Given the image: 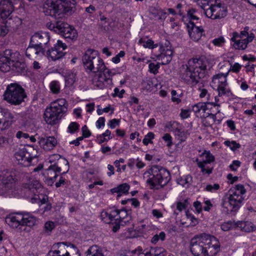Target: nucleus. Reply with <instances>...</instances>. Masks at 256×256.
<instances>
[{"mask_svg": "<svg viewBox=\"0 0 256 256\" xmlns=\"http://www.w3.org/2000/svg\"><path fill=\"white\" fill-rule=\"evenodd\" d=\"M213 106L214 108L217 110L216 112H215L216 114L220 112V110H218L220 105L218 104H216L214 102H206L204 103L198 102L192 106V110L195 113L200 112V111H202L203 112H206V110L209 109L210 106Z\"/></svg>", "mask_w": 256, "mask_h": 256, "instance_id": "4be33fe9", "label": "nucleus"}, {"mask_svg": "<svg viewBox=\"0 0 256 256\" xmlns=\"http://www.w3.org/2000/svg\"><path fill=\"white\" fill-rule=\"evenodd\" d=\"M138 44L142 45V46L145 48L152 49L156 48L158 46V44H154V41L152 40H148L146 42L140 38L138 41Z\"/></svg>", "mask_w": 256, "mask_h": 256, "instance_id": "ea45409f", "label": "nucleus"}, {"mask_svg": "<svg viewBox=\"0 0 256 256\" xmlns=\"http://www.w3.org/2000/svg\"><path fill=\"white\" fill-rule=\"evenodd\" d=\"M50 40V36L47 32H40L35 33L30 38L32 42L38 44V45L45 47L48 45Z\"/></svg>", "mask_w": 256, "mask_h": 256, "instance_id": "6ab92c4d", "label": "nucleus"}, {"mask_svg": "<svg viewBox=\"0 0 256 256\" xmlns=\"http://www.w3.org/2000/svg\"><path fill=\"white\" fill-rule=\"evenodd\" d=\"M14 156L18 164L24 166H28L32 160V158H30V154L24 150H20L17 152Z\"/></svg>", "mask_w": 256, "mask_h": 256, "instance_id": "5701e85b", "label": "nucleus"}, {"mask_svg": "<svg viewBox=\"0 0 256 256\" xmlns=\"http://www.w3.org/2000/svg\"><path fill=\"white\" fill-rule=\"evenodd\" d=\"M151 13L154 18L162 20L166 19L167 14L166 12L161 9H153L152 10Z\"/></svg>", "mask_w": 256, "mask_h": 256, "instance_id": "72a5a7b5", "label": "nucleus"}, {"mask_svg": "<svg viewBox=\"0 0 256 256\" xmlns=\"http://www.w3.org/2000/svg\"><path fill=\"white\" fill-rule=\"evenodd\" d=\"M150 72L154 74H156L158 72V70L160 68L159 64H154V63H150L148 64Z\"/></svg>", "mask_w": 256, "mask_h": 256, "instance_id": "6e6d98bb", "label": "nucleus"}, {"mask_svg": "<svg viewBox=\"0 0 256 256\" xmlns=\"http://www.w3.org/2000/svg\"><path fill=\"white\" fill-rule=\"evenodd\" d=\"M111 72L110 70H106L103 72L95 74L92 82L94 86L104 89L108 86L112 82L110 79Z\"/></svg>", "mask_w": 256, "mask_h": 256, "instance_id": "4468645a", "label": "nucleus"}, {"mask_svg": "<svg viewBox=\"0 0 256 256\" xmlns=\"http://www.w3.org/2000/svg\"><path fill=\"white\" fill-rule=\"evenodd\" d=\"M224 144L230 146L232 150H234L240 147V144L234 141L230 142L226 140L224 142Z\"/></svg>", "mask_w": 256, "mask_h": 256, "instance_id": "864d4df0", "label": "nucleus"}, {"mask_svg": "<svg viewBox=\"0 0 256 256\" xmlns=\"http://www.w3.org/2000/svg\"><path fill=\"white\" fill-rule=\"evenodd\" d=\"M5 221L10 227L21 229L22 226L30 227L34 226L36 220V217L30 214L16 213L9 214L6 218Z\"/></svg>", "mask_w": 256, "mask_h": 256, "instance_id": "9d476101", "label": "nucleus"}, {"mask_svg": "<svg viewBox=\"0 0 256 256\" xmlns=\"http://www.w3.org/2000/svg\"><path fill=\"white\" fill-rule=\"evenodd\" d=\"M246 192L244 186L240 184H236L231 188L229 191L228 200H223L221 204L223 210L228 214L237 211L244 200L242 196Z\"/></svg>", "mask_w": 256, "mask_h": 256, "instance_id": "39448f33", "label": "nucleus"}, {"mask_svg": "<svg viewBox=\"0 0 256 256\" xmlns=\"http://www.w3.org/2000/svg\"><path fill=\"white\" fill-rule=\"evenodd\" d=\"M162 139L167 142V146H170L172 144V138L169 134H166Z\"/></svg>", "mask_w": 256, "mask_h": 256, "instance_id": "e2e57ef3", "label": "nucleus"}, {"mask_svg": "<svg viewBox=\"0 0 256 256\" xmlns=\"http://www.w3.org/2000/svg\"><path fill=\"white\" fill-rule=\"evenodd\" d=\"M65 246H66L65 256H80L79 250L75 245L65 242Z\"/></svg>", "mask_w": 256, "mask_h": 256, "instance_id": "c85d7f7f", "label": "nucleus"}, {"mask_svg": "<svg viewBox=\"0 0 256 256\" xmlns=\"http://www.w3.org/2000/svg\"><path fill=\"white\" fill-rule=\"evenodd\" d=\"M0 112L6 119L3 123V126H4V128L10 127L13 122V120L14 118V115L8 109L6 108H1L0 110Z\"/></svg>", "mask_w": 256, "mask_h": 256, "instance_id": "393cba45", "label": "nucleus"}, {"mask_svg": "<svg viewBox=\"0 0 256 256\" xmlns=\"http://www.w3.org/2000/svg\"><path fill=\"white\" fill-rule=\"evenodd\" d=\"M154 134L152 132H149L142 140L143 144L147 146L148 144L152 143V140L154 138Z\"/></svg>", "mask_w": 256, "mask_h": 256, "instance_id": "49530a36", "label": "nucleus"}, {"mask_svg": "<svg viewBox=\"0 0 256 256\" xmlns=\"http://www.w3.org/2000/svg\"><path fill=\"white\" fill-rule=\"evenodd\" d=\"M249 27L246 26L240 34L234 32L232 33V37L230 38L233 44L232 47L236 50H245L248 43L252 42L254 38V34H248Z\"/></svg>", "mask_w": 256, "mask_h": 256, "instance_id": "9b49d317", "label": "nucleus"}, {"mask_svg": "<svg viewBox=\"0 0 256 256\" xmlns=\"http://www.w3.org/2000/svg\"><path fill=\"white\" fill-rule=\"evenodd\" d=\"M246 222L238 221L236 222H234V228H239L241 230L244 231Z\"/></svg>", "mask_w": 256, "mask_h": 256, "instance_id": "774afa93", "label": "nucleus"}, {"mask_svg": "<svg viewBox=\"0 0 256 256\" xmlns=\"http://www.w3.org/2000/svg\"><path fill=\"white\" fill-rule=\"evenodd\" d=\"M16 137L18 138H23L24 139H26L30 138V136L28 134L22 131H18L16 134Z\"/></svg>", "mask_w": 256, "mask_h": 256, "instance_id": "338daca9", "label": "nucleus"}, {"mask_svg": "<svg viewBox=\"0 0 256 256\" xmlns=\"http://www.w3.org/2000/svg\"><path fill=\"white\" fill-rule=\"evenodd\" d=\"M228 74H218L214 76L212 80V83L213 86L218 87L222 84H224L227 82H226V76Z\"/></svg>", "mask_w": 256, "mask_h": 256, "instance_id": "bb28decb", "label": "nucleus"}, {"mask_svg": "<svg viewBox=\"0 0 256 256\" xmlns=\"http://www.w3.org/2000/svg\"><path fill=\"white\" fill-rule=\"evenodd\" d=\"M13 179L12 177H10L8 179V182L6 180L3 179L2 180V188L5 192H9L10 190H12L14 186V184L13 182Z\"/></svg>", "mask_w": 256, "mask_h": 256, "instance_id": "58836bf2", "label": "nucleus"}, {"mask_svg": "<svg viewBox=\"0 0 256 256\" xmlns=\"http://www.w3.org/2000/svg\"><path fill=\"white\" fill-rule=\"evenodd\" d=\"M82 135L84 138H88L91 135V132L86 125H84L82 127Z\"/></svg>", "mask_w": 256, "mask_h": 256, "instance_id": "69168bd1", "label": "nucleus"}, {"mask_svg": "<svg viewBox=\"0 0 256 256\" xmlns=\"http://www.w3.org/2000/svg\"><path fill=\"white\" fill-rule=\"evenodd\" d=\"M212 42L214 46H220L224 43L225 40L224 37L220 36L218 38L213 40Z\"/></svg>", "mask_w": 256, "mask_h": 256, "instance_id": "bf43d9fd", "label": "nucleus"}, {"mask_svg": "<svg viewBox=\"0 0 256 256\" xmlns=\"http://www.w3.org/2000/svg\"><path fill=\"white\" fill-rule=\"evenodd\" d=\"M137 251L139 252V256H156V250L154 248H151L149 251L146 252L145 253L142 252V249L140 247L132 250V252L135 253Z\"/></svg>", "mask_w": 256, "mask_h": 256, "instance_id": "c9c22d12", "label": "nucleus"}, {"mask_svg": "<svg viewBox=\"0 0 256 256\" xmlns=\"http://www.w3.org/2000/svg\"><path fill=\"white\" fill-rule=\"evenodd\" d=\"M198 4L203 10L206 17L212 20L220 19L227 14V9L224 3L213 0H198Z\"/></svg>", "mask_w": 256, "mask_h": 256, "instance_id": "423d86ee", "label": "nucleus"}, {"mask_svg": "<svg viewBox=\"0 0 256 256\" xmlns=\"http://www.w3.org/2000/svg\"><path fill=\"white\" fill-rule=\"evenodd\" d=\"M192 178L190 174H188L184 176L182 178H180L179 179V184H182V186H184L186 184L189 186L192 183Z\"/></svg>", "mask_w": 256, "mask_h": 256, "instance_id": "79ce46f5", "label": "nucleus"}, {"mask_svg": "<svg viewBox=\"0 0 256 256\" xmlns=\"http://www.w3.org/2000/svg\"><path fill=\"white\" fill-rule=\"evenodd\" d=\"M82 62L86 70L96 74L103 72L106 68L103 60L97 55V52L88 50L82 57Z\"/></svg>", "mask_w": 256, "mask_h": 256, "instance_id": "6e6552de", "label": "nucleus"}, {"mask_svg": "<svg viewBox=\"0 0 256 256\" xmlns=\"http://www.w3.org/2000/svg\"><path fill=\"white\" fill-rule=\"evenodd\" d=\"M186 215L188 218L191 221V224L193 226H196L198 223V220L194 216L190 213L188 210L186 212Z\"/></svg>", "mask_w": 256, "mask_h": 256, "instance_id": "de8ad7c7", "label": "nucleus"}, {"mask_svg": "<svg viewBox=\"0 0 256 256\" xmlns=\"http://www.w3.org/2000/svg\"><path fill=\"white\" fill-rule=\"evenodd\" d=\"M220 248L216 238L205 234L196 236L190 240V250L194 256H210Z\"/></svg>", "mask_w": 256, "mask_h": 256, "instance_id": "f03ea898", "label": "nucleus"}, {"mask_svg": "<svg viewBox=\"0 0 256 256\" xmlns=\"http://www.w3.org/2000/svg\"><path fill=\"white\" fill-rule=\"evenodd\" d=\"M202 155L205 158V159L202 162H204V164H210L211 162L214 161V158L212 154H211L209 152H204L202 154Z\"/></svg>", "mask_w": 256, "mask_h": 256, "instance_id": "37998d69", "label": "nucleus"}, {"mask_svg": "<svg viewBox=\"0 0 256 256\" xmlns=\"http://www.w3.org/2000/svg\"><path fill=\"white\" fill-rule=\"evenodd\" d=\"M208 64V61L204 58L190 60L187 64L182 66V79L192 85L197 84L206 76Z\"/></svg>", "mask_w": 256, "mask_h": 256, "instance_id": "f257e3e1", "label": "nucleus"}, {"mask_svg": "<svg viewBox=\"0 0 256 256\" xmlns=\"http://www.w3.org/2000/svg\"><path fill=\"white\" fill-rule=\"evenodd\" d=\"M116 216V214L112 213L109 214L106 210H102L100 214V217L102 220L107 224L112 222L114 220H118V218L114 219V216Z\"/></svg>", "mask_w": 256, "mask_h": 256, "instance_id": "473e14b6", "label": "nucleus"}, {"mask_svg": "<svg viewBox=\"0 0 256 256\" xmlns=\"http://www.w3.org/2000/svg\"><path fill=\"white\" fill-rule=\"evenodd\" d=\"M146 178V182L152 187L155 188L157 186L164 187L170 180V175L168 170L165 168L158 165L152 166L144 174Z\"/></svg>", "mask_w": 256, "mask_h": 256, "instance_id": "20e7f679", "label": "nucleus"}, {"mask_svg": "<svg viewBox=\"0 0 256 256\" xmlns=\"http://www.w3.org/2000/svg\"><path fill=\"white\" fill-rule=\"evenodd\" d=\"M34 54H35V52L31 46V43L30 42L28 48L26 50V57L30 59L32 58V56H34Z\"/></svg>", "mask_w": 256, "mask_h": 256, "instance_id": "4d7b16f0", "label": "nucleus"}, {"mask_svg": "<svg viewBox=\"0 0 256 256\" xmlns=\"http://www.w3.org/2000/svg\"><path fill=\"white\" fill-rule=\"evenodd\" d=\"M166 234L164 232H162L160 234L154 235L151 240V242L153 244H156L159 240H164L165 239Z\"/></svg>", "mask_w": 256, "mask_h": 256, "instance_id": "8fccbe9b", "label": "nucleus"}, {"mask_svg": "<svg viewBox=\"0 0 256 256\" xmlns=\"http://www.w3.org/2000/svg\"><path fill=\"white\" fill-rule=\"evenodd\" d=\"M198 166L201 168V172L203 174H207L210 175L212 173L214 169L213 167L206 166V164H204V162H200L198 160H196Z\"/></svg>", "mask_w": 256, "mask_h": 256, "instance_id": "e433bc0d", "label": "nucleus"}, {"mask_svg": "<svg viewBox=\"0 0 256 256\" xmlns=\"http://www.w3.org/2000/svg\"><path fill=\"white\" fill-rule=\"evenodd\" d=\"M68 25V27L65 26V40L72 43L76 40L78 34L73 26Z\"/></svg>", "mask_w": 256, "mask_h": 256, "instance_id": "b1692460", "label": "nucleus"}, {"mask_svg": "<svg viewBox=\"0 0 256 256\" xmlns=\"http://www.w3.org/2000/svg\"><path fill=\"white\" fill-rule=\"evenodd\" d=\"M50 88L54 94H58L60 90V85L58 81L54 80L50 82Z\"/></svg>", "mask_w": 256, "mask_h": 256, "instance_id": "a18cd8bd", "label": "nucleus"}, {"mask_svg": "<svg viewBox=\"0 0 256 256\" xmlns=\"http://www.w3.org/2000/svg\"><path fill=\"white\" fill-rule=\"evenodd\" d=\"M172 54L173 51L171 46H168L160 45L158 52H153V56L157 60L161 62L160 64L162 65L167 64L171 62Z\"/></svg>", "mask_w": 256, "mask_h": 256, "instance_id": "2eb2a0df", "label": "nucleus"}, {"mask_svg": "<svg viewBox=\"0 0 256 256\" xmlns=\"http://www.w3.org/2000/svg\"><path fill=\"white\" fill-rule=\"evenodd\" d=\"M200 97L201 98H203L206 96H207L206 98L208 100H210V94L208 93V90L205 88H200Z\"/></svg>", "mask_w": 256, "mask_h": 256, "instance_id": "0e129e2a", "label": "nucleus"}, {"mask_svg": "<svg viewBox=\"0 0 256 256\" xmlns=\"http://www.w3.org/2000/svg\"><path fill=\"white\" fill-rule=\"evenodd\" d=\"M197 13L198 10L196 8H192L188 10V16L190 18V22L189 24H190L192 22H194L195 20H198L199 18Z\"/></svg>", "mask_w": 256, "mask_h": 256, "instance_id": "a19ab883", "label": "nucleus"}, {"mask_svg": "<svg viewBox=\"0 0 256 256\" xmlns=\"http://www.w3.org/2000/svg\"><path fill=\"white\" fill-rule=\"evenodd\" d=\"M112 212L116 214V216L119 215L120 219H124L125 216H127V212L125 210H118L115 209L112 210Z\"/></svg>", "mask_w": 256, "mask_h": 256, "instance_id": "3c124183", "label": "nucleus"}, {"mask_svg": "<svg viewBox=\"0 0 256 256\" xmlns=\"http://www.w3.org/2000/svg\"><path fill=\"white\" fill-rule=\"evenodd\" d=\"M120 122V120L114 118L109 121L108 125L111 128H114L116 126L119 125Z\"/></svg>", "mask_w": 256, "mask_h": 256, "instance_id": "680f3d73", "label": "nucleus"}, {"mask_svg": "<svg viewBox=\"0 0 256 256\" xmlns=\"http://www.w3.org/2000/svg\"><path fill=\"white\" fill-rule=\"evenodd\" d=\"M14 10V4L8 0H0V17L8 18Z\"/></svg>", "mask_w": 256, "mask_h": 256, "instance_id": "aec40b11", "label": "nucleus"}, {"mask_svg": "<svg viewBox=\"0 0 256 256\" xmlns=\"http://www.w3.org/2000/svg\"><path fill=\"white\" fill-rule=\"evenodd\" d=\"M86 256H104L102 250L98 246L94 245L86 252Z\"/></svg>", "mask_w": 256, "mask_h": 256, "instance_id": "2f4dec72", "label": "nucleus"}, {"mask_svg": "<svg viewBox=\"0 0 256 256\" xmlns=\"http://www.w3.org/2000/svg\"><path fill=\"white\" fill-rule=\"evenodd\" d=\"M31 46L34 49L35 52V54L36 55H42L45 54V47H43L42 46L38 45V44L32 42V41L30 40Z\"/></svg>", "mask_w": 256, "mask_h": 256, "instance_id": "4c0bfd02", "label": "nucleus"}, {"mask_svg": "<svg viewBox=\"0 0 256 256\" xmlns=\"http://www.w3.org/2000/svg\"><path fill=\"white\" fill-rule=\"evenodd\" d=\"M156 250V256H165L166 251L162 248H154Z\"/></svg>", "mask_w": 256, "mask_h": 256, "instance_id": "052dcab7", "label": "nucleus"}, {"mask_svg": "<svg viewBox=\"0 0 256 256\" xmlns=\"http://www.w3.org/2000/svg\"><path fill=\"white\" fill-rule=\"evenodd\" d=\"M4 56L7 58L9 62L12 64V70L19 74L26 72L25 64L19 61L20 56L19 52L11 50H6L4 52Z\"/></svg>", "mask_w": 256, "mask_h": 256, "instance_id": "f8f14e48", "label": "nucleus"}, {"mask_svg": "<svg viewBox=\"0 0 256 256\" xmlns=\"http://www.w3.org/2000/svg\"><path fill=\"white\" fill-rule=\"evenodd\" d=\"M130 188V186L128 184L124 183L111 189L110 191L112 193H118L117 197L120 198L122 196V194H128Z\"/></svg>", "mask_w": 256, "mask_h": 256, "instance_id": "cd10ccee", "label": "nucleus"}, {"mask_svg": "<svg viewBox=\"0 0 256 256\" xmlns=\"http://www.w3.org/2000/svg\"><path fill=\"white\" fill-rule=\"evenodd\" d=\"M80 125L76 122H72L68 128V132L70 134H74L78 130Z\"/></svg>", "mask_w": 256, "mask_h": 256, "instance_id": "c03bdc74", "label": "nucleus"}, {"mask_svg": "<svg viewBox=\"0 0 256 256\" xmlns=\"http://www.w3.org/2000/svg\"><path fill=\"white\" fill-rule=\"evenodd\" d=\"M43 12L56 19H60L54 26V31L64 37V0H46L43 5Z\"/></svg>", "mask_w": 256, "mask_h": 256, "instance_id": "7ed1b4c3", "label": "nucleus"}, {"mask_svg": "<svg viewBox=\"0 0 256 256\" xmlns=\"http://www.w3.org/2000/svg\"><path fill=\"white\" fill-rule=\"evenodd\" d=\"M227 82L224 84H222L220 86H218L217 88L218 91V96H231L232 93L229 88H226Z\"/></svg>", "mask_w": 256, "mask_h": 256, "instance_id": "f704fd0d", "label": "nucleus"}, {"mask_svg": "<svg viewBox=\"0 0 256 256\" xmlns=\"http://www.w3.org/2000/svg\"><path fill=\"white\" fill-rule=\"evenodd\" d=\"M64 44L62 40H58L54 46L48 50L46 54L52 60H56L62 58L64 56Z\"/></svg>", "mask_w": 256, "mask_h": 256, "instance_id": "f3484780", "label": "nucleus"}, {"mask_svg": "<svg viewBox=\"0 0 256 256\" xmlns=\"http://www.w3.org/2000/svg\"><path fill=\"white\" fill-rule=\"evenodd\" d=\"M3 99L8 103L14 106L20 105L27 97L25 90L16 82L6 86L3 94Z\"/></svg>", "mask_w": 256, "mask_h": 256, "instance_id": "0eeeda50", "label": "nucleus"}, {"mask_svg": "<svg viewBox=\"0 0 256 256\" xmlns=\"http://www.w3.org/2000/svg\"><path fill=\"white\" fill-rule=\"evenodd\" d=\"M220 188V185L218 184H208L206 186L204 190L210 192H214Z\"/></svg>", "mask_w": 256, "mask_h": 256, "instance_id": "603ef678", "label": "nucleus"}, {"mask_svg": "<svg viewBox=\"0 0 256 256\" xmlns=\"http://www.w3.org/2000/svg\"><path fill=\"white\" fill-rule=\"evenodd\" d=\"M64 110V99L60 98L51 103L44 114L46 122L52 126L59 122L62 118Z\"/></svg>", "mask_w": 256, "mask_h": 256, "instance_id": "1a4fd4ad", "label": "nucleus"}, {"mask_svg": "<svg viewBox=\"0 0 256 256\" xmlns=\"http://www.w3.org/2000/svg\"><path fill=\"white\" fill-rule=\"evenodd\" d=\"M61 168L56 164L50 165L48 168L42 170V174L48 184L52 185L61 172Z\"/></svg>", "mask_w": 256, "mask_h": 256, "instance_id": "dca6fc26", "label": "nucleus"}, {"mask_svg": "<svg viewBox=\"0 0 256 256\" xmlns=\"http://www.w3.org/2000/svg\"><path fill=\"white\" fill-rule=\"evenodd\" d=\"M76 74L74 72H67L65 75V88H68L72 91L74 88V84L76 80Z\"/></svg>", "mask_w": 256, "mask_h": 256, "instance_id": "a878e982", "label": "nucleus"}, {"mask_svg": "<svg viewBox=\"0 0 256 256\" xmlns=\"http://www.w3.org/2000/svg\"><path fill=\"white\" fill-rule=\"evenodd\" d=\"M40 146L46 151L52 150L56 145L57 140L54 136L41 138L38 141Z\"/></svg>", "mask_w": 256, "mask_h": 256, "instance_id": "412c9836", "label": "nucleus"}, {"mask_svg": "<svg viewBox=\"0 0 256 256\" xmlns=\"http://www.w3.org/2000/svg\"><path fill=\"white\" fill-rule=\"evenodd\" d=\"M221 228L224 231H228L234 228V222L228 221V222H226L221 224Z\"/></svg>", "mask_w": 256, "mask_h": 256, "instance_id": "09e8293b", "label": "nucleus"}, {"mask_svg": "<svg viewBox=\"0 0 256 256\" xmlns=\"http://www.w3.org/2000/svg\"><path fill=\"white\" fill-rule=\"evenodd\" d=\"M197 23L192 22L188 26L189 36L195 42H198L200 39L204 32L202 26L196 25Z\"/></svg>", "mask_w": 256, "mask_h": 256, "instance_id": "a211bd4d", "label": "nucleus"}, {"mask_svg": "<svg viewBox=\"0 0 256 256\" xmlns=\"http://www.w3.org/2000/svg\"><path fill=\"white\" fill-rule=\"evenodd\" d=\"M256 230V227L253 224L250 222H246L244 232H251Z\"/></svg>", "mask_w": 256, "mask_h": 256, "instance_id": "5fc2aeb1", "label": "nucleus"}, {"mask_svg": "<svg viewBox=\"0 0 256 256\" xmlns=\"http://www.w3.org/2000/svg\"><path fill=\"white\" fill-rule=\"evenodd\" d=\"M176 134L180 136L181 140H184L185 138H186L187 135L188 134L187 132L182 130L178 128H176Z\"/></svg>", "mask_w": 256, "mask_h": 256, "instance_id": "13d9d810", "label": "nucleus"}, {"mask_svg": "<svg viewBox=\"0 0 256 256\" xmlns=\"http://www.w3.org/2000/svg\"><path fill=\"white\" fill-rule=\"evenodd\" d=\"M44 191L40 182L34 179H30L28 182L24 184L23 188L22 190L24 196L32 200V197H34L36 194L40 192Z\"/></svg>", "mask_w": 256, "mask_h": 256, "instance_id": "ddd939ff", "label": "nucleus"}, {"mask_svg": "<svg viewBox=\"0 0 256 256\" xmlns=\"http://www.w3.org/2000/svg\"><path fill=\"white\" fill-rule=\"evenodd\" d=\"M65 14L72 15L76 10L75 0H65Z\"/></svg>", "mask_w": 256, "mask_h": 256, "instance_id": "c756f323", "label": "nucleus"}, {"mask_svg": "<svg viewBox=\"0 0 256 256\" xmlns=\"http://www.w3.org/2000/svg\"><path fill=\"white\" fill-rule=\"evenodd\" d=\"M10 70H12V66L9 62L7 58L4 56H0V70L2 72H8Z\"/></svg>", "mask_w": 256, "mask_h": 256, "instance_id": "7c9ffc66", "label": "nucleus"}]
</instances>
